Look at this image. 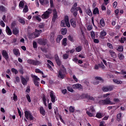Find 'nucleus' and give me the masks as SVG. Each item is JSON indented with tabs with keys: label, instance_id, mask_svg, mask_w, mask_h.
Listing matches in <instances>:
<instances>
[{
	"label": "nucleus",
	"instance_id": "1",
	"mask_svg": "<svg viewBox=\"0 0 126 126\" xmlns=\"http://www.w3.org/2000/svg\"><path fill=\"white\" fill-rule=\"evenodd\" d=\"M98 104L102 106H106V105H115V102L111 101V98L107 97L105 99L99 100Z\"/></svg>",
	"mask_w": 126,
	"mask_h": 126
},
{
	"label": "nucleus",
	"instance_id": "2",
	"mask_svg": "<svg viewBox=\"0 0 126 126\" xmlns=\"http://www.w3.org/2000/svg\"><path fill=\"white\" fill-rule=\"evenodd\" d=\"M53 12V9L51 8H48L47 11L44 12L43 14L41 15V18L42 19H48L50 17V14H52Z\"/></svg>",
	"mask_w": 126,
	"mask_h": 126
},
{
	"label": "nucleus",
	"instance_id": "3",
	"mask_svg": "<svg viewBox=\"0 0 126 126\" xmlns=\"http://www.w3.org/2000/svg\"><path fill=\"white\" fill-rule=\"evenodd\" d=\"M66 72V69L64 70L60 69L58 72V77L60 79H64L65 78V73Z\"/></svg>",
	"mask_w": 126,
	"mask_h": 126
},
{
	"label": "nucleus",
	"instance_id": "4",
	"mask_svg": "<svg viewBox=\"0 0 126 126\" xmlns=\"http://www.w3.org/2000/svg\"><path fill=\"white\" fill-rule=\"evenodd\" d=\"M31 76L32 78H33V81L35 86H36V87H39V85L40 84V82L39 81H40V78H38V76L33 74H32Z\"/></svg>",
	"mask_w": 126,
	"mask_h": 126
},
{
	"label": "nucleus",
	"instance_id": "5",
	"mask_svg": "<svg viewBox=\"0 0 126 126\" xmlns=\"http://www.w3.org/2000/svg\"><path fill=\"white\" fill-rule=\"evenodd\" d=\"M25 117L27 120H30V121H34L35 118L32 115V113L30 111H25Z\"/></svg>",
	"mask_w": 126,
	"mask_h": 126
},
{
	"label": "nucleus",
	"instance_id": "6",
	"mask_svg": "<svg viewBox=\"0 0 126 126\" xmlns=\"http://www.w3.org/2000/svg\"><path fill=\"white\" fill-rule=\"evenodd\" d=\"M28 63H29V64H32V65H34V66H37V65H40L41 63V62L38 60H34L33 59H29L27 61Z\"/></svg>",
	"mask_w": 126,
	"mask_h": 126
},
{
	"label": "nucleus",
	"instance_id": "7",
	"mask_svg": "<svg viewBox=\"0 0 126 126\" xmlns=\"http://www.w3.org/2000/svg\"><path fill=\"white\" fill-rule=\"evenodd\" d=\"M77 3L75 2L73 5H72L70 11L71 12H74V11H75V10H77L79 11L80 13H82V10H81V8L80 7H77Z\"/></svg>",
	"mask_w": 126,
	"mask_h": 126
},
{
	"label": "nucleus",
	"instance_id": "8",
	"mask_svg": "<svg viewBox=\"0 0 126 126\" xmlns=\"http://www.w3.org/2000/svg\"><path fill=\"white\" fill-rule=\"evenodd\" d=\"M20 77H21V82H22V84H23V85H24V86L27 85V83L30 80L29 77L26 76V78H24V77H23V76H21Z\"/></svg>",
	"mask_w": 126,
	"mask_h": 126
},
{
	"label": "nucleus",
	"instance_id": "9",
	"mask_svg": "<svg viewBox=\"0 0 126 126\" xmlns=\"http://www.w3.org/2000/svg\"><path fill=\"white\" fill-rule=\"evenodd\" d=\"M95 112V109H94V107L90 106L89 107V110L86 111V114L88 115L89 117H93V113Z\"/></svg>",
	"mask_w": 126,
	"mask_h": 126
},
{
	"label": "nucleus",
	"instance_id": "10",
	"mask_svg": "<svg viewBox=\"0 0 126 126\" xmlns=\"http://www.w3.org/2000/svg\"><path fill=\"white\" fill-rule=\"evenodd\" d=\"M101 90L103 92H108V91H113V90H114V86H104L102 88Z\"/></svg>",
	"mask_w": 126,
	"mask_h": 126
},
{
	"label": "nucleus",
	"instance_id": "11",
	"mask_svg": "<svg viewBox=\"0 0 126 126\" xmlns=\"http://www.w3.org/2000/svg\"><path fill=\"white\" fill-rule=\"evenodd\" d=\"M53 16L52 17V22L55 23L56 21L57 20V18H58V12H57V10L56 8H54L52 10Z\"/></svg>",
	"mask_w": 126,
	"mask_h": 126
},
{
	"label": "nucleus",
	"instance_id": "12",
	"mask_svg": "<svg viewBox=\"0 0 126 126\" xmlns=\"http://www.w3.org/2000/svg\"><path fill=\"white\" fill-rule=\"evenodd\" d=\"M50 97L51 98V100L52 103H55L56 102V95L54 94V91H51Z\"/></svg>",
	"mask_w": 126,
	"mask_h": 126
},
{
	"label": "nucleus",
	"instance_id": "13",
	"mask_svg": "<svg viewBox=\"0 0 126 126\" xmlns=\"http://www.w3.org/2000/svg\"><path fill=\"white\" fill-rule=\"evenodd\" d=\"M2 56L4 57V59L6 60V61H8L9 59V56H8V53L5 50H3L2 51Z\"/></svg>",
	"mask_w": 126,
	"mask_h": 126
},
{
	"label": "nucleus",
	"instance_id": "14",
	"mask_svg": "<svg viewBox=\"0 0 126 126\" xmlns=\"http://www.w3.org/2000/svg\"><path fill=\"white\" fill-rule=\"evenodd\" d=\"M70 23L71 24V26H72L73 28L76 27V19H75V18H72L70 20Z\"/></svg>",
	"mask_w": 126,
	"mask_h": 126
},
{
	"label": "nucleus",
	"instance_id": "15",
	"mask_svg": "<svg viewBox=\"0 0 126 126\" xmlns=\"http://www.w3.org/2000/svg\"><path fill=\"white\" fill-rule=\"evenodd\" d=\"M84 98L87 99V100H91L92 101H95V98L93 96L89 95L88 94H85L84 95Z\"/></svg>",
	"mask_w": 126,
	"mask_h": 126
},
{
	"label": "nucleus",
	"instance_id": "16",
	"mask_svg": "<svg viewBox=\"0 0 126 126\" xmlns=\"http://www.w3.org/2000/svg\"><path fill=\"white\" fill-rule=\"evenodd\" d=\"M13 52L14 55L16 56V57H19L20 56V52H19V49L17 48H14L13 49Z\"/></svg>",
	"mask_w": 126,
	"mask_h": 126
},
{
	"label": "nucleus",
	"instance_id": "17",
	"mask_svg": "<svg viewBox=\"0 0 126 126\" xmlns=\"http://www.w3.org/2000/svg\"><path fill=\"white\" fill-rule=\"evenodd\" d=\"M55 60L56 62V63H57V65L59 66H60L62 62H61V60H60V58H59V56H58V55H55Z\"/></svg>",
	"mask_w": 126,
	"mask_h": 126
},
{
	"label": "nucleus",
	"instance_id": "18",
	"mask_svg": "<svg viewBox=\"0 0 126 126\" xmlns=\"http://www.w3.org/2000/svg\"><path fill=\"white\" fill-rule=\"evenodd\" d=\"M109 53L111 57L113 58V59H116L117 58V54H116V52L114 51V50H109Z\"/></svg>",
	"mask_w": 126,
	"mask_h": 126
},
{
	"label": "nucleus",
	"instance_id": "19",
	"mask_svg": "<svg viewBox=\"0 0 126 126\" xmlns=\"http://www.w3.org/2000/svg\"><path fill=\"white\" fill-rule=\"evenodd\" d=\"M40 33H42L41 30H38L37 29H35L34 32H33V34H34L35 38H37V37H39V36H40Z\"/></svg>",
	"mask_w": 126,
	"mask_h": 126
},
{
	"label": "nucleus",
	"instance_id": "20",
	"mask_svg": "<svg viewBox=\"0 0 126 126\" xmlns=\"http://www.w3.org/2000/svg\"><path fill=\"white\" fill-rule=\"evenodd\" d=\"M107 35V32H105V31L103 30V31H102L100 32V35L99 36V38L100 39H102V40H104L105 39V36Z\"/></svg>",
	"mask_w": 126,
	"mask_h": 126
},
{
	"label": "nucleus",
	"instance_id": "21",
	"mask_svg": "<svg viewBox=\"0 0 126 126\" xmlns=\"http://www.w3.org/2000/svg\"><path fill=\"white\" fill-rule=\"evenodd\" d=\"M6 32L9 36H11V35H12V32L11 31V30H10V28H9L8 26L6 27Z\"/></svg>",
	"mask_w": 126,
	"mask_h": 126
},
{
	"label": "nucleus",
	"instance_id": "22",
	"mask_svg": "<svg viewBox=\"0 0 126 126\" xmlns=\"http://www.w3.org/2000/svg\"><path fill=\"white\" fill-rule=\"evenodd\" d=\"M115 49L118 52H123L124 46L121 45H117L115 47Z\"/></svg>",
	"mask_w": 126,
	"mask_h": 126
},
{
	"label": "nucleus",
	"instance_id": "23",
	"mask_svg": "<svg viewBox=\"0 0 126 126\" xmlns=\"http://www.w3.org/2000/svg\"><path fill=\"white\" fill-rule=\"evenodd\" d=\"M74 89H82V86L81 84H76L72 86Z\"/></svg>",
	"mask_w": 126,
	"mask_h": 126
},
{
	"label": "nucleus",
	"instance_id": "24",
	"mask_svg": "<svg viewBox=\"0 0 126 126\" xmlns=\"http://www.w3.org/2000/svg\"><path fill=\"white\" fill-rule=\"evenodd\" d=\"M41 5H47L49 3V0H39Z\"/></svg>",
	"mask_w": 126,
	"mask_h": 126
},
{
	"label": "nucleus",
	"instance_id": "25",
	"mask_svg": "<svg viewBox=\"0 0 126 126\" xmlns=\"http://www.w3.org/2000/svg\"><path fill=\"white\" fill-rule=\"evenodd\" d=\"M39 112L42 116H45L46 115V111L45 110V109H44V107L41 106L39 108Z\"/></svg>",
	"mask_w": 126,
	"mask_h": 126
},
{
	"label": "nucleus",
	"instance_id": "26",
	"mask_svg": "<svg viewBox=\"0 0 126 126\" xmlns=\"http://www.w3.org/2000/svg\"><path fill=\"white\" fill-rule=\"evenodd\" d=\"M63 21L66 23V24L68 25V27H70V24L69 23V19L68 18V16H65Z\"/></svg>",
	"mask_w": 126,
	"mask_h": 126
},
{
	"label": "nucleus",
	"instance_id": "27",
	"mask_svg": "<svg viewBox=\"0 0 126 126\" xmlns=\"http://www.w3.org/2000/svg\"><path fill=\"white\" fill-rule=\"evenodd\" d=\"M38 41L40 42L41 45H43V46L47 45V40L46 39H39Z\"/></svg>",
	"mask_w": 126,
	"mask_h": 126
},
{
	"label": "nucleus",
	"instance_id": "28",
	"mask_svg": "<svg viewBox=\"0 0 126 126\" xmlns=\"http://www.w3.org/2000/svg\"><path fill=\"white\" fill-rule=\"evenodd\" d=\"M61 26L62 27H66V26H67L68 28L70 27H68V25L66 24V22H65V21L63 20L61 21Z\"/></svg>",
	"mask_w": 126,
	"mask_h": 126
},
{
	"label": "nucleus",
	"instance_id": "29",
	"mask_svg": "<svg viewBox=\"0 0 126 126\" xmlns=\"http://www.w3.org/2000/svg\"><path fill=\"white\" fill-rule=\"evenodd\" d=\"M12 32L14 35H17L19 33V30L16 28H15L12 30Z\"/></svg>",
	"mask_w": 126,
	"mask_h": 126
},
{
	"label": "nucleus",
	"instance_id": "30",
	"mask_svg": "<svg viewBox=\"0 0 126 126\" xmlns=\"http://www.w3.org/2000/svg\"><path fill=\"white\" fill-rule=\"evenodd\" d=\"M93 13L94 15L96 14H99V8H98V7H95L94 9Z\"/></svg>",
	"mask_w": 126,
	"mask_h": 126
},
{
	"label": "nucleus",
	"instance_id": "31",
	"mask_svg": "<svg viewBox=\"0 0 126 126\" xmlns=\"http://www.w3.org/2000/svg\"><path fill=\"white\" fill-rule=\"evenodd\" d=\"M67 33V29L66 28L61 29V34H62V35H66Z\"/></svg>",
	"mask_w": 126,
	"mask_h": 126
},
{
	"label": "nucleus",
	"instance_id": "32",
	"mask_svg": "<svg viewBox=\"0 0 126 126\" xmlns=\"http://www.w3.org/2000/svg\"><path fill=\"white\" fill-rule=\"evenodd\" d=\"M66 41H67V39L66 38H64L63 39L62 42V45L64 47H65L66 45H67V43L66 42Z\"/></svg>",
	"mask_w": 126,
	"mask_h": 126
},
{
	"label": "nucleus",
	"instance_id": "33",
	"mask_svg": "<svg viewBox=\"0 0 126 126\" xmlns=\"http://www.w3.org/2000/svg\"><path fill=\"white\" fill-rule=\"evenodd\" d=\"M76 52L79 53L82 51V46H78L75 48Z\"/></svg>",
	"mask_w": 126,
	"mask_h": 126
},
{
	"label": "nucleus",
	"instance_id": "34",
	"mask_svg": "<svg viewBox=\"0 0 126 126\" xmlns=\"http://www.w3.org/2000/svg\"><path fill=\"white\" fill-rule=\"evenodd\" d=\"M100 25L101 27H105V20L103 18H102L100 20Z\"/></svg>",
	"mask_w": 126,
	"mask_h": 126
},
{
	"label": "nucleus",
	"instance_id": "35",
	"mask_svg": "<svg viewBox=\"0 0 126 126\" xmlns=\"http://www.w3.org/2000/svg\"><path fill=\"white\" fill-rule=\"evenodd\" d=\"M28 38L30 40H32V39H35V38H36V36H35V34H34V33H32L29 34V35L28 36Z\"/></svg>",
	"mask_w": 126,
	"mask_h": 126
},
{
	"label": "nucleus",
	"instance_id": "36",
	"mask_svg": "<svg viewBox=\"0 0 126 126\" xmlns=\"http://www.w3.org/2000/svg\"><path fill=\"white\" fill-rule=\"evenodd\" d=\"M18 21L19 22L21 23V24H23V25H24V24H25V20H24V18L19 17Z\"/></svg>",
	"mask_w": 126,
	"mask_h": 126
},
{
	"label": "nucleus",
	"instance_id": "37",
	"mask_svg": "<svg viewBox=\"0 0 126 126\" xmlns=\"http://www.w3.org/2000/svg\"><path fill=\"white\" fill-rule=\"evenodd\" d=\"M29 10V9L28 8V6H27V5H25L23 9V12H24L25 13H27Z\"/></svg>",
	"mask_w": 126,
	"mask_h": 126
},
{
	"label": "nucleus",
	"instance_id": "38",
	"mask_svg": "<svg viewBox=\"0 0 126 126\" xmlns=\"http://www.w3.org/2000/svg\"><path fill=\"white\" fill-rule=\"evenodd\" d=\"M118 58H119V60H120V61H123V60H124V59H125V56H124V54H123L122 53H119L118 54Z\"/></svg>",
	"mask_w": 126,
	"mask_h": 126
},
{
	"label": "nucleus",
	"instance_id": "39",
	"mask_svg": "<svg viewBox=\"0 0 126 126\" xmlns=\"http://www.w3.org/2000/svg\"><path fill=\"white\" fill-rule=\"evenodd\" d=\"M113 81L115 83H116V84H122V83H123V82L120 80H118L117 79H113Z\"/></svg>",
	"mask_w": 126,
	"mask_h": 126
},
{
	"label": "nucleus",
	"instance_id": "40",
	"mask_svg": "<svg viewBox=\"0 0 126 126\" xmlns=\"http://www.w3.org/2000/svg\"><path fill=\"white\" fill-rule=\"evenodd\" d=\"M95 117L96 118H97V119H102L103 118V115H102L101 113L98 112L96 113Z\"/></svg>",
	"mask_w": 126,
	"mask_h": 126
},
{
	"label": "nucleus",
	"instance_id": "41",
	"mask_svg": "<svg viewBox=\"0 0 126 126\" xmlns=\"http://www.w3.org/2000/svg\"><path fill=\"white\" fill-rule=\"evenodd\" d=\"M42 100H43L44 106H45V107H47V100H46L45 94H43V96L42 97Z\"/></svg>",
	"mask_w": 126,
	"mask_h": 126
},
{
	"label": "nucleus",
	"instance_id": "42",
	"mask_svg": "<svg viewBox=\"0 0 126 126\" xmlns=\"http://www.w3.org/2000/svg\"><path fill=\"white\" fill-rule=\"evenodd\" d=\"M42 100H43L44 106H45V107H47V100H46L45 94H43V96L42 97Z\"/></svg>",
	"mask_w": 126,
	"mask_h": 126
},
{
	"label": "nucleus",
	"instance_id": "43",
	"mask_svg": "<svg viewBox=\"0 0 126 126\" xmlns=\"http://www.w3.org/2000/svg\"><path fill=\"white\" fill-rule=\"evenodd\" d=\"M38 28L39 29H44L45 28V24L41 23L38 25Z\"/></svg>",
	"mask_w": 126,
	"mask_h": 126
},
{
	"label": "nucleus",
	"instance_id": "44",
	"mask_svg": "<svg viewBox=\"0 0 126 126\" xmlns=\"http://www.w3.org/2000/svg\"><path fill=\"white\" fill-rule=\"evenodd\" d=\"M0 11L5 12V7L3 5H0Z\"/></svg>",
	"mask_w": 126,
	"mask_h": 126
},
{
	"label": "nucleus",
	"instance_id": "45",
	"mask_svg": "<svg viewBox=\"0 0 126 126\" xmlns=\"http://www.w3.org/2000/svg\"><path fill=\"white\" fill-rule=\"evenodd\" d=\"M107 46L108 47H109V49H111V50H113L114 49V47H113V44H112L111 43L107 42Z\"/></svg>",
	"mask_w": 126,
	"mask_h": 126
},
{
	"label": "nucleus",
	"instance_id": "46",
	"mask_svg": "<svg viewBox=\"0 0 126 126\" xmlns=\"http://www.w3.org/2000/svg\"><path fill=\"white\" fill-rule=\"evenodd\" d=\"M63 35H58L57 38V42H61V40H62V39H63Z\"/></svg>",
	"mask_w": 126,
	"mask_h": 126
},
{
	"label": "nucleus",
	"instance_id": "47",
	"mask_svg": "<svg viewBox=\"0 0 126 126\" xmlns=\"http://www.w3.org/2000/svg\"><path fill=\"white\" fill-rule=\"evenodd\" d=\"M66 89L68 90V91H69V92H71V93H73L74 92L73 89L72 88H71V87L68 86L66 87Z\"/></svg>",
	"mask_w": 126,
	"mask_h": 126
},
{
	"label": "nucleus",
	"instance_id": "48",
	"mask_svg": "<svg viewBox=\"0 0 126 126\" xmlns=\"http://www.w3.org/2000/svg\"><path fill=\"white\" fill-rule=\"evenodd\" d=\"M69 55L68 54H64L63 55V60H67L68 59Z\"/></svg>",
	"mask_w": 126,
	"mask_h": 126
},
{
	"label": "nucleus",
	"instance_id": "49",
	"mask_svg": "<svg viewBox=\"0 0 126 126\" xmlns=\"http://www.w3.org/2000/svg\"><path fill=\"white\" fill-rule=\"evenodd\" d=\"M121 118H122V114L121 113L118 114L117 115V121L120 122V121H121Z\"/></svg>",
	"mask_w": 126,
	"mask_h": 126
},
{
	"label": "nucleus",
	"instance_id": "50",
	"mask_svg": "<svg viewBox=\"0 0 126 126\" xmlns=\"http://www.w3.org/2000/svg\"><path fill=\"white\" fill-rule=\"evenodd\" d=\"M19 7H21L22 8H23L24 7V2L21 1L19 4Z\"/></svg>",
	"mask_w": 126,
	"mask_h": 126
},
{
	"label": "nucleus",
	"instance_id": "51",
	"mask_svg": "<svg viewBox=\"0 0 126 126\" xmlns=\"http://www.w3.org/2000/svg\"><path fill=\"white\" fill-rule=\"evenodd\" d=\"M86 13L87 14H88V15H89V16H92V11H91V10L90 9H88L86 11Z\"/></svg>",
	"mask_w": 126,
	"mask_h": 126
},
{
	"label": "nucleus",
	"instance_id": "52",
	"mask_svg": "<svg viewBox=\"0 0 126 126\" xmlns=\"http://www.w3.org/2000/svg\"><path fill=\"white\" fill-rule=\"evenodd\" d=\"M99 67H100L102 69H104L105 68V65H104V63H103V62H101L100 63L98 64Z\"/></svg>",
	"mask_w": 126,
	"mask_h": 126
},
{
	"label": "nucleus",
	"instance_id": "53",
	"mask_svg": "<svg viewBox=\"0 0 126 126\" xmlns=\"http://www.w3.org/2000/svg\"><path fill=\"white\" fill-rule=\"evenodd\" d=\"M11 71L12 72H13L14 73H15V74H17L18 73V71L14 68H11Z\"/></svg>",
	"mask_w": 126,
	"mask_h": 126
},
{
	"label": "nucleus",
	"instance_id": "54",
	"mask_svg": "<svg viewBox=\"0 0 126 126\" xmlns=\"http://www.w3.org/2000/svg\"><path fill=\"white\" fill-rule=\"evenodd\" d=\"M26 97L29 103H31V97H30V95L28 94H27Z\"/></svg>",
	"mask_w": 126,
	"mask_h": 126
},
{
	"label": "nucleus",
	"instance_id": "55",
	"mask_svg": "<svg viewBox=\"0 0 126 126\" xmlns=\"http://www.w3.org/2000/svg\"><path fill=\"white\" fill-rule=\"evenodd\" d=\"M75 52V50L74 49H72L71 50H69L66 52V54H73Z\"/></svg>",
	"mask_w": 126,
	"mask_h": 126
},
{
	"label": "nucleus",
	"instance_id": "56",
	"mask_svg": "<svg viewBox=\"0 0 126 126\" xmlns=\"http://www.w3.org/2000/svg\"><path fill=\"white\" fill-rule=\"evenodd\" d=\"M68 40H69V41H70V42H74V40L73 39V37L71 35H69L68 36Z\"/></svg>",
	"mask_w": 126,
	"mask_h": 126
},
{
	"label": "nucleus",
	"instance_id": "57",
	"mask_svg": "<svg viewBox=\"0 0 126 126\" xmlns=\"http://www.w3.org/2000/svg\"><path fill=\"white\" fill-rule=\"evenodd\" d=\"M91 36L92 37V39H95V32H91Z\"/></svg>",
	"mask_w": 126,
	"mask_h": 126
},
{
	"label": "nucleus",
	"instance_id": "58",
	"mask_svg": "<svg viewBox=\"0 0 126 126\" xmlns=\"http://www.w3.org/2000/svg\"><path fill=\"white\" fill-rule=\"evenodd\" d=\"M77 11H78V10H75L74 12H71V13H73L74 17H76V16H77Z\"/></svg>",
	"mask_w": 126,
	"mask_h": 126
},
{
	"label": "nucleus",
	"instance_id": "59",
	"mask_svg": "<svg viewBox=\"0 0 126 126\" xmlns=\"http://www.w3.org/2000/svg\"><path fill=\"white\" fill-rule=\"evenodd\" d=\"M0 25L1 27H5V24H4V22L2 20L0 21Z\"/></svg>",
	"mask_w": 126,
	"mask_h": 126
},
{
	"label": "nucleus",
	"instance_id": "60",
	"mask_svg": "<svg viewBox=\"0 0 126 126\" xmlns=\"http://www.w3.org/2000/svg\"><path fill=\"white\" fill-rule=\"evenodd\" d=\"M32 45L34 49H36V48L38 47V45H37V42H36V41H33Z\"/></svg>",
	"mask_w": 126,
	"mask_h": 126
},
{
	"label": "nucleus",
	"instance_id": "61",
	"mask_svg": "<svg viewBox=\"0 0 126 126\" xmlns=\"http://www.w3.org/2000/svg\"><path fill=\"white\" fill-rule=\"evenodd\" d=\"M69 111L70 112V113H74V107L72 106H70Z\"/></svg>",
	"mask_w": 126,
	"mask_h": 126
},
{
	"label": "nucleus",
	"instance_id": "62",
	"mask_svg": "<svg viewBox=\"0 0 126 126\" xmlns=\"http://www.w3.org/2000/svg\"><path fill=\"white\" fill-rule=\"evenodd\" d=\"M95 79L96 80H99V81H103V79L100 77H95Z\"/></svg>",
	"mask_w": 126,
	"mask_h": 126
},
{
	"label": "nucleus",
	"instance_id": "63",
	"mask_svg": "<svg viewBox=\"0 0 126 126\" xmlns=\"http://www.w3.org/2000/svg\"><path fill=\"white\" fill-rule=\"evenodd\" d=\"M31 91V90L30 89V86H28L27 87L26 92H27V93H30Z\"/></svg>",
	"mask_w": 126,
	"mask_h": 126
},
{
	"label": "nucleus",
	"instance_id": "64",
	"mask_svg": "<svg viewBox=\"0 0 126 126\" xmlns=\"http://www.w3.org/2000/svg\"><path fill=\"white\" fill-rule=\"evenodd\" d=\"M81 67H87L88 66V63H84V64L81 65Z\"/></svg>",
	"mask_w": 126,
	"mask_h": 126
}]
</instances>
